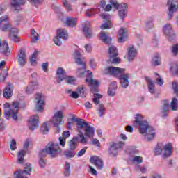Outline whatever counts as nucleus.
<instances>
[{
  "instance_id": "obj_18",
  "label": "nucleus",
  "mask_w": 178,
  "mask_h": 178,
  "mask_svg": "<svg viewBox=\"0 0 178 178\" xmlns=\"http://www.w3.org/2000/svg\"><path fill=\"white\" fill-rule=\"evenodd\" d=\"M0 54L3 55V56H9L10 55L8 41L3 40V42H1L0 39Z\"/></svg>"
},
{
  "instance_id": "obj_40",
  "label": "nucleus",
  "mask_w": 178,
  "mask_h": 178,
  "mask_svg": "<svg viewBox=\"0 0 178 178\" xmlns=\"http://www.w3.org/2000/svg\"><path fill=\"white\" fill-rule=\"evenodd\" d=\"M152 65L153 66H159L161 65V58L159 54H156L152 58Z\"/></svg>"
},
{
  "instance_id": "obj_12",
  "label": "nucleus",
  "mask_w": 178,
  "mask_h": 178,
  "mask_svg": "<svg viewBox=\"0 0 178 178\" xmlns=\"http://www.w3.org/2000/svg\"><path fill=\"white\" fill-rule=\"evenodd\" d=\"M164 34L167 35L168 38V41H170L171 42L172 41H175V38H176V34L175 33V31L172 29V25L167 24L165 25L163 28Z\"/></svg>"
},
{
  "instance_id": "obj_42",
  "label": "nucleus",
  "mask_w": 178,
  "mask_h": 178,
  "mask_svg": "<svg viewBox=\"0 0 178 178\" xmlns=\"http://www.w3.org/2000/svg\"><path fill=\"white\" fill-rule=\"evenodd\" d=\"M70 163L66 162L63 172L64 176H65V177H68L69 176H70Z\"/></svg>"
},
{
  "instance_id": "obj_44",
  "label": "nucleus",
  "mask_w": 178,
  "mask_h": 178,
  "mask_svg": "<svg viewBox=\"0 0 178 178\" xmlns=\"http://www.w3.org/2000/svg\"><path fill=\"white\" fill-rule=\"evenodd\" d=\"M127 12L128 10H118V16L122 22H123L126 16H127Z\"/></svg>"
},
{
  "instance_id": "obj_49",
  "label": "nucleus",
  "mask_w": 178,
  "mask_h": 178,
  "mask_svg": "<svg viewBox=\"0 0 178 178\" xmlns=\"http://www.w3.org/2000/svg\"><path fill=\"white\" fill-rule=\"evenodd\" d=\"M97 13V9L90 8L86 10V15L88 17H91V16H94Z\"/></svg>"
},
{
  "instance_id": "obj_47",
  "label": "nucleus",
  "mask_w": 178,
  "mask_h": 178,
  "mask_svg": "<svg viewBox=\"0 0 178 178\" xmlns=\"http://www.w3.org/2000/svg\"><path fill=\"white\" fill-rule=\"evenodd\" d=\"M62 3L64 8H65L67 10H69L70 12H72L73 10V8H72V5L69 3V1H67V0H62Z\"/></svg>"
},
{
  "instance_id": "obj_38",
  "label": "nucleus",
  "mask_w": 178,
  "mask_h": 178,
  "mask_svg": "<svg viewBox=\"0 0 178 178\" xmlns=\"http://www.w3.org/2000/svg\"><path fill=\"white\" fill-rule=\"evenodd\" d=\"M71 120H72V122H76V123L78 126V130H80V127H83V124H85L84 120H83L81 118H76L74 117H72L71 118Z\"/></svg>"
},
{
  "instance_id": "obj_29",
  "label": "nucleus",
  "mask_w": 178,
  "mask_h": 178,
  "mask_svg": "<svg viewBox=\"0 0 178 178\" xmlns=\"http://www.w3.org/2000/svg\"><path fill=\"white\" fill-rule=\"evenodd\" d=\"M13 88L10 84H8L4 89L3 97L4 98H10L12 97Z\"/></svg>"
},
{
  "instance_id": "obj_60",
  "label": "nucleus",
  "mask_w": 178,
  "mask_h": 178,
  "mask_svg": "<svg viewBox=\"0 0 178 178\" xmlns=\"http://www.w3.org/2000/svg\"><path fill=\"white\" fill-rule=\"evenodd\" d=\"M65 81L68 84H73L76 81V78L74 76H65Z\"/></svg>"
},
{
  "instance_id": "obj_13",
  "label": "nucleus",
  "mask_w": 178,
  "mask_h": 178,
  "mask_svg": "<svg viewBox=\"0 0 178 178\" xmlns=\"http://www.w3.org/2000/svg\"><path fill=\"white\" fill-rule=\"evenodd\" d=\"M29 130L31 131H34L35 129H38L40 126L39 117L38 115L31 116L29 120Z\"/></svg>"
},
{
  "instance_id": "obj_27",
  "label": "nucleus",
  "mask_w": 178,
  "mask_h": 178,
  "mask_svg": "<svg viewBox=\"0 0 178 178\" xmlns=\"http://www.w3.org/2000/svg\"><path fill=\"white\" fill-rule=\"evenodd\" d=\"M99 36L101 41L104 42V44H111V41H112V38H111L109 35H106V33H105V31H102L99 34Z\"/></svg>"
},
{
  "instance_id": "obj_7",
  "label": "nucleus",
  "mask_w": 178,
  "mask_h": 178,
  "mask_svg": "<svg viewBox=\"0 0 178 178\" xmlns=\"http://www.w3.org/2000/svg\"><path fill=\"white\" fill-rule=\"evenodd\" d=\"M124 147V142L112 143L108 148V155L112 158H115L118 154L119 149H122Z\"/></svg>"
},
{
  "instance_id": "obj_43",
  "label": "nucleus",
  "mask_w": 178,
  "mask_h": 178,
  "mask_svg": "<svg viewBox=\"0 0 178 178\" xmlns=\"http://www.w3.org/2000/svg\"><path fill=\"white\" fill-rule=\"evenodd\" d=\"M101 98H102V95L101 94L95 93L93 95L92 102L95 105H99V99H101Z\"/></svg>"
},
{
  "instance_id": "obj_53",
  "label": "nucleus",
  "mask_w": 178,
  "mask_h": 178,
  "mask_svg": "<svg viewBox=\"0 0 178 178\" xmlns=\"http://www.w3.org/2000/svg\"><path fill=\"white\" fill-rule=\"evenodd\" d=\"M41 131L43 133V134H47L49 131V129H48V125L47 124V122L42 124L41 127Z\"/></svg>"
},
{
  "instance_id": "obj_64",
  "label": "nucleus",
  "mask_w": 178,
  "mask_h": 178,
  "mask_svg": "<svg viewBox=\"0 0 178 178\" xmlns=\"http://www.w3.org/2000/svg\"><path fill=\"white\" fill-rule=\"evenodd\" d=\"M161 154H163V147L161 148L159 147H157L155 149L154 155H161Z\"/></svg>"
},
{
  "instance_id": "obj_19",
  "label": "nucleus",
  "mask_w": 178,
  "mask_h": 178,
  "mask_svg": "<svg viewBox=\"0 0 178 178\" xmlns=\"http://www.w3.org/2000/svg\"><path fill=\"white\" fill-rule=\"evenodd\" d=\"M83 31L86 38H91L92 37V29H91V24L86 21L82 26Z\"/></svg>"
},
{
  "instance_id": "obj_21",
  "label": "nucleus",
  "mask_w": 178,
  "mask_h": 178,
  "mask_svg": "<svg viewBox=\"0 0 178 178\" xmlns=\"http://www.w3.org/2000/svg\"><path fill=\"white\" fill-rule=\"evenodd\" d=\"M90 163H92V165H95L97 169H99V170L104 168V161L102 159H101V158L97 156H94L90 158Z\"/></svg>"
},
{
  "instance_id": "obj_46",
  "label": "nucleus",
  "mask_w": 178,
  "mask_h": 178,
  "mask_svg": "<svg viewBox=\"0 0 178 178\" xmlns=\"http://www.w3.org/2000/svg\"><path fill=\"white\" fill-rule=\"evenodd\" d=\"M37 54H38V51H35L31 58H30V62L33 66H35V65H37Z\"/></svg>"
},
{
  "instance_id": "obj_57",
  "label": "nucleus",
  "mask_w": 178,
  "mask_h": 178,
  "mask_svg": "<svg viewBox=\"0 0 178 178\" xmlns=\"http://www.w3.org/2000/svg\"><path fill=\"white\" fill-rule=\"evenodd\" d=\"M80 132V135H79V143H81V144H87V139H86V138L84 137V134H83V132L79 131Z\"/></svg>"
},
{
  "instance_id": "obj_4",
  "label": "nucleus",
  "mask_w": 178,
  "mask_h": 178,
  "mask_svg": "<svg viewBox=\"0 0 178 178\" xmlns=\"http://www.w3.org/2000/svg\"><path fill=\"white\" fill-rule=\"evenodd\" d=\"M48 152V155L50 158H56L62 152L60 148H59V144L55 142H50L46 146Z\"/></svg>"
},
{
  "instance_id": "obj_30",
  "label": "nucleus",
  "mask_w": 178,
  "mask_h": 178,
  "mask_svg": "<svg viewBox=\"0 0 178 178\" xmlns=\"http://www.w3.org/2000/svg\"><path fill=\"white\" fill-rule=\"evenodd\" d=\"M66 24L68 26V27H74L77 24V18L76 17H67L66 19Z\"/></svg>"
},
{
  "instance_id": "obj_28",
  "label": "nucleus",
  "mask_w": 178,
  "mask_h": 178,
  "mask_svg": "<svg viewBox=\"0 0 178 178\" xmlns=\"http://www.w3.org/2000/svg\"><path fill=\"white\" fill-rule=\"evenodd\" d=\"M145 79L147 82V88H148L149 92H150V94H154L155 84H154V82L149 79V77L145 76Z\"/></svg>"
},
{
  "instance_id": "obj_5",
  "label": "nucleus",
  "mask_w": 178,
  "mask_h": 178,
  "mask_svg": "<svg viewBox=\"0 0 178 178\" xmlns=\"http://www.w3.org/2000/svg\"><path fill=\"white\" fill-rule=\"evenodd\" d=\"M63 120V112L61 111H58L56 112L51 119V123L54 127L56 128V133H60V128L59 126L62 124V121Z\"/></svg>"
},
{
  "instance_id": "obj_15",
  "label": "nucleus",
  "mask_w": 178,
  "mask_h": 178,
  "mask_svg": "<svg viewBox=\"0 0 178 178\" xmlns=\"http://www.w3.org/2000/svg\"><path fill=\"white\" fill-rule=\"evenodd\" d=\"M17 62L19 66H24L26 62H27V58L26 56V50L24 49H20L17 56Z\"/></svg>"
},
{
  "instance_id": "obj_25",
  "label": "nucleus",
  "mask_w": 178,
  "mask_h": 178,
  "mask_svg": "<svg viewBox=\"0 0 178 178\" xmlns=\"http://www.w3.org/2000/svg\"><path fill=\"white\" fill-rule=\"evenodd\" d=\"M170 105H169V102L167 100H164L163 102V106L161 108V118H166L168 117V113L169 112V108Z\"/></svg>"
},
{
  "instance_id": "obj_3",
  "label": "nucleus",
  "mask_w": 178,
  "mask_h": 178,
  "mask_svg": "<svg viewBox=\"0 0 178 178\" xmlns=\"http://www.w3.org/2000/svg\"><path fill=\"white\" fill-rule=\"evenodd\" d=\"M17 112H19L18 102H13L12 105L6 103L3 107V114L7 119L13 118V120H17Z\"/></svg>"
},
{
  "instance_id": "obj_2",
  "label": "nucleus",
  "mask_w": 178,
  "mask_h": 178,
  "mask_svg": "<svg viewBox=\"0 0 178 178\" xmlns=\"http://www.w3.org/2000/svg\"><path fill=\"white\" fill-rule=\"evenodd\" d=\"M139 127V133L143 134L146 141H152L155 136V129L149 126L148 122H140Z\"/></svg>"
},
{
  "instance_id": "obj_14",
  "label": "nucleus",
  "mask_w": 178,
  "mask_h": 178,
  "mask_svg": "<svg viewBox=\"0 0 178 178\" xmlns=\"http://www.w3.org/2000/svg\"><path fill=\"white\" fill-rule=\"evenodd\" d=\"M177 2L178 0H168V5H170L168 13V19L173 17V14L177 10Z\"/></svg>"
},
{
  "instance_id": "obj_35",
  "label": "nucleus",
  "mask_w": 178,
  "mask_h": 178,
  "mask_svg": "<svg viewBox=\"0 0 178 178\" xmlns=\"http://www.w3.org/2000/svg\"><path fill=\"white\" fill-rule=\"evenodd\" d=\"M170 108L171 111H175L178 109V99L176 97H173L170 102Z\"/></svg>"
},
{
  "instance_id": "obj_62",
  "label": "nucleus",
  "mask_w": 178,
  "mask_h": 178,
  "mask_svg": "<svg viewBox=\"0 0 178 178\" xmlns=\"http://www.w3.org/2000/svg\"><path fill=\"white\" fill-rule=\"evenodd\" d=\"M156 76H158V78L156 79L157 84L159 86H163V79H162V77L160 76L158 73H155Z\"/></svg>"
},
{
  "instance_id": "obj_56",
  "label": "nucleus",
  "mask_w": 178,
  "mask_h": 178,
  "mask_svg": "<svg viewBox=\"0 0 178 178\" xmlns=\"http://www.w3.org/2000/svg\"><path fill=\"white\" fill-rule=\"evenodd\" d=\"M171 52L174 56H177L178 55V44H175L171 48Z\"/></svg>"
},
{
  "instance_id": "obj_1",
  "label": "nucleus",
  "mask_w": 178,
  "mask_h": 178,
  "mask_svg": "<svg viewBox=\"0 0 178 178\" xmlns=\"http://www.w3.org/2000/svg\"><path fill=\"white\" fill-rule=\"evenodd\" d=\"M105 71L107 74H111V76L119 79L123 88H127L129 87V84H130L129 81L130 74L124 72H126L125 69L110 66L107 67Z\"/></svg>"
},
{
  "instance_id": "obj_37",
  "label": "nucleus",
  "mask_w": 178,
  "mask_h": 178,
  "mask_svg": "<svg viewBox=\"0 0 178 178\" xmlns=\"http://www.w3.org/2000/svg\"><path fill=\"white\" fill-rule=\"evenodd\" d=\"M97 110L98 111V115L99 118H102L103 115H105V112L106 111V108H105V106L102 104L98 105Z\"/></svg>"
},
{
  "instance_id": "obj_10",
  "label": "nucleus",
  "mask_w": 178,
  "mask_h": 178,
  "mask_svg": "<svg viewBox=\"0 0 178 178\" xmlns=\"http://www.w3.org/2000/svg\"><path fill=\"white\" fill-rule=\"evenodd\" d=\"M68 37L67 31H66V29H60L57 30V35L54 38V43L58 47H60V45H62L61 38H63V40H67Z\"/></svg>"
},
{
  "instance_id": "obj_41",
  "label": "nucleus",
  "mask_w": 178,
  "mask_h": 178,
  "mask_svg": "<svg viewBox=\"0 0 178 178\" xmlns=\"http://www.w3.org/2000/svg\"><path fill=\"white\" fill-rule=\"evenodd\" d=\"M64 155H65L67 158H74L76 152L72 149H68L64 152Z\"/></svg>"
},
{
  "instance_id": "obj_58",
  "label": "nucleus",
  "mask_w": 178,
  "mask_h": 178,
  "mask_svg": "<svg viewBox=\"0 0 178 178\" xmlns=\"http://www.w3.org/2000/svg\"><path fill=\"white\" fill-rule=\"evenodd\" d=\"M133 162H136L138 164L143 163V157L140 156H136L133 158Z\"/></svg>"
},
{
  "instance_id": "obj_31",
  "label": "nucleus",
  "mask_w": 178,
  "mask_h": 178,
  "mask_svg": "<svg viewBox=\"0 0 178 178\" xmlns=\"http://www.w3.org/2000/svg\"><path fill=\"white\" fill-rule=\"evenodd\" d=\"M10 3L13 8L19 9L22 5L26 3V0H12Z\"/></svg>"
},
{
  "instance_id": "obj_16",
  "label": "nucleus",
  "mask_w": 178,
  "mask_h": 178,
  "mask_svg": "<svg viewBox=\"0 0 178 178\" xmlns=\"http://www.w3.org/2000/svg\"><path fill=\"white\" fill-rule=\"evenodd\" d=\"M84 123L83 127H79V131H80V129H85V136L88 138L93 137L95 129L86 121H84Z\"/></svg>"
},
{
  "instance_id": "obj_26",
  "label": "nucleus",
  "mask_w": 178,
  "mask_h": 178,
  "mask_svg": "<svg viewBox=\"0 0 178 178\" xmlns=\"http://www.w3.org/2000/svg\"><path fill=\"white\" fill-rule=\"evenodd\" d=\"M40 87V84H38V82L33 81L31 82V83L26 87V94H31L34 92V90H37Z\"/></svg>"
},
{
  "instance_id": "obj_6",
  "label": "nucleus",
  "mask_w": 178,
  "mask_h": 178,
  "mask_svg": "<svg viewBox=\"0 0 178 178\" xmlns=\"http://www.w3.org/2000/svg\"><path fill=\"white\" fill-rule=\"evenodd\" d=\"M109 59L107 60V63H111L112 65H116L120 62V58L118 56V49L113 45H111L108 48Z\"/></svg>"
},
{
  "instance_id": "obj_20",
  "label": "nucleus",
  "mask_w": 178,
  "mask_h": 178,
  "mask_svg": "<svg viewBox=\"0 0 178 178\" xmlns=\"http://www.w3.org/2000/svg\"><path fill=\"white\" fill-rule=\"evenodd\" d=\"M173 149V146L172 143H168L163 146V158L166 159L172 156V151Z\"/></svg>"
},
{
  "instance_id": "obj_24",
  "label": "nucleus",
  "mask_w": 178,
  "mask_h": 178,
  "mask_svg": "<svg viewBox=\"0 0 178 178\" xmlns=\"http://www.w3.org/2000/svg\"><path fill=\"white\" fill-rule=\"evenodd\" d=\"M118 42H124L127 40V31L124 28H121L118 35Z\"/></svg>"
},
{
  "instance_id": "obj_48",
  "label": "nucleus",
  "mask_w": 178,
  "mask_h": 178,
  "mask_svg": "<svg viewBox=\"0 0 178 178\" xmlns=\"http://www.w3.org/2000/svg\"><path fill=\"white\" fill-rule=\"evenodd\" d=\"M23 162H24V150H21L18 153V163H23Z\"/></svg>"
},
{
  "instance_id": "obj_33",
  "label": "nucleus",
  "mask_w": 178,
  "mask_h": 178,
  "mask_svg": "<svg viewBox=\"0 0 178 178\" xmlns=\"http://www.w3.org/2000/svg\"><path fill=\"white\" fill-rule=\"evenodd\" d=\"M40 40V35L35 30L31 29V42L35 43Z\"/></svg>"
},
{
  "instance_id": "obj_51",
  "label": "nucleus",
  "mask_w": 178,
  "mask_h": 178,
  "mask_svg": "<svg viewBox=\"0 0 178 178\" xmlns=\"http://www.w3.org/2000/svg\"><path fill=\"white\" fill-rule=\"evenodd\" d=\"M47 155H48V149H47V147H45L44 149H43L39 152V156L40 159L45 158V156H47Z\"/></svg>"
},
{
  "instance_id": "obj_50",
  "label": "nucleus",
  "mask_w": 178,
  "mask_h": 178,
  "mask_svg": "<svg viewBox=\"0 0 178 178\" xmlns=\"http://www.w3.org/2000/svg\"><path fill=\"white\" fill-rule=\"evenodd\" d=\"M9 31V38L13 37V35H17V33H19V30L17 28H10Z\"/></svg>"
},
{
  "instance_id": "obj_39",
  "label": "nucleus",
  "mask_w": 178,
  "mask_h": 178,
  "mask_svg": "<svg viewBox=\"0 0 178 178\" xmlns=\"http://www.w3.org/2000/svg\"><path fill=\"white\" fill-rule=\"evenodd\" d=\"M79 97H86L87 95V93L86 92L87 91V88L84 87V86H81L79 87L76 90Z\"/></svg>"
},
{
  "instance_id": "obj_23",
  "label": "nucleus",
  "mask_w": 178,
  "mask_h": 178,
  "mask_svg": "<svg viewBox=\"0 0 178 178\" xmlns=\"http://www.w3.org/2000/svg\"><path fill=\"white\" fill-rule=\"evenodd\" d=\"M56 79L57 83H60L65 79H66V72H65V70L62 67H59L57 69L56 72Z\"/></svg>"
},
{
  "instance_id": "obj_22",
  "label": "nucleus",
  "mask_w": 178,
  "mask_h": 178,
  "mask_svg": "<svg viewBox=\"0 0 178 178\" xmlns=\"http://www.w3.org/2000/svg\"><path fill=\"white\" fill-rule=\"evenodd\" d=\"M6 22H8V16L0 17V29L3 31L10 30V24L6 23Z\"/></svg>"
},
{
  "instance_id": "obj_52",
  "label": "nucleus",
  "mask_w": 178,
  "mask_h": 178,
  "mask_svg": "<svg viewBox=\"0 0 178 178\" xmlns=\"http://www.w3.org/2000/svg\"><path fill=\"white\" fill-rule=\"evenodd\" d=\"M172 90H174V94L178 98V83L176 81L172 82Z\"/></svg>"
},
{
  "instance_id": "obj_59",
  "label": "nucleus",
  "mask_w": 178,
  "mask_h": 178,
  "mask_svg": "<svg viewBox=\"0 0 178 178\" xmlns=\"http://www.w3.org/2000/svg\"><path fill=\"white\" fill-rule=\"evenodd\" d=\"M118 8L119 10H127V9H129V6L126 3H121Z\"/></svg>"
},
{
  "instance_id": "obj_55",
  "label": "nucleus",
  "mask_w": 178,
  "mask_h": 178,
  "mask_svg": "<svg viewBox=\"0 0 178 178\" xmlns=\"http://www.w3.org/2000/svg\"><path fill=\"white\" fill-rule=\"evenodd\" d=\"M24 172L26 175H30L31 172V163H26V166L24 167Z\"/></svg>"
},
{
  "instance_id": "obj_54",
  "label": "nucleus",
  "mask_w": 178,
  "mask_h": 178,
  "mask_svg": "<svg viewBox=\"0 0 178 178\" xmlns=\"http://www.w3.org/2000/svg\"><path fill=\"white\" fill-rule=\"evenodd\" d=\"M111 26H112V23L108 21L102 24L100 29H102V30H106V29H111Z\"/></svg>"
},
{
  "instance_id": "obj_8",
  "label": "nucleus",
  "mask_w": 178,
  "mask_h": 178,
  "mask_svg": "<svg viewBox=\"0 0 178 178\" xmlns=\"http://www.w3.org/2000/svg\"><path fill=\"white\" fill-rule=\"evenodd\" d=\"M74 56L76 63L82 66L81 68H78L77 70L79 74H80L81 76H84V73L86 72V63L81 60V54H80V51H75Z\"/></svg>"
},
{
  "instance_id": "obj_17",
  "label": "nucleus",
  "mask_w": 178,
  "mask_h": 178,
  "mask_svg": "<svg viewBox=\"0 0 178 178\" xmlns=\"http://www.w3.org/2000/svg\"><path fill=\"white\" fill-rule=\"evenodd\" d=\"M137 49L134 47V45H129L127 49V59L129 62H131L136 59V56H137Z\"/></svg>"
},
{
  "instance_id": "obj_61",
  "label": "nucleus",
  "mask_w": 178,
  "mask_h": 178,
  "mask_svg": "<svg viewBox=\"0 0 178 178\" xmlns=\"http://www.w3.org/2000/svg\"><path fill=\"white\" fill-rule=\"evenodd\" d=\"M23 172H22L21 170H17L15 173H14V177L15 178H27L26 177L22 176Z\"/></svg>"
},
{
  "instance_id": "obj_32",
  "label": "nucleus",
  "mask_w": 178,
  "mask_h": 178,
  "mask_svg": "<svg viewBox=\"0 0 178 178\" xmlns=\"http://www.w3.org/2000/svg\"><path fill=\"white\" fill-rule=\"evenodd\" d=\"M134 121V127H138V125L143 123V122H145V120H143V115L141 114L135 115Z\"/></svg>"
},
{
  "instance_id": "obj_63",
  "label": "nucleus",
  "mask_w": 178,
  "mask_h": 178,
  "mask_svg": "<svg viewBox=\"0 0 178 178\" xmlns=\"http://www.w3.org/2000/svg\"><path fill=\"white\" fill-rule=\"evenodd\" d=\"M10 148L11 151H15L17 148L16 147V140L15 139H13L11 140L10 145Z\"/></svg>"
},
{
  "instance_id": "obj_11",
  "label": "nucleus",
  "mask_w": 178,
  "mask_h": 178,
  "mask_svg": "<svg viewBox=\"0 0 178 178\" xmlns=\"http://www.w3.org/2000/svg\"><path fill=\"white\" fill-rule=\"evenodd\" d=\"M35 102L36 104V109L38 112H41L44 109L45 104V97L42 93H37L35 97Z\"/></svg>"
},
{
  "instance_id": "obj_34",
  "label": "nucleus",
  "mask_w": 178,
  "mask_h": 178,
  "mask_svg": "<svg viewBox=\"0 0 178 178\" xmlns=\"http://www.w3.org/2000/svg\"><path fill=\"white\" fill-rule=\"evenodd\" d=\"M154 19L151 18L150 19L146 21L145 22V31H149L150 30H152L154 29Z\"/></svg>"
},
{
  "instance_id": "obj_36",
  "label": "nucleus",
  "mask_w": 178,
  "mask_h": 178,
  "mask_svg": "<svg viewBox=\"0 0 178 178\" xmlns=\"http://www.w3.org/2000/svg\"><path fill=\"white\" fill-rule=\"evenodd\" d=\"M78 141L79 138L77 137H74L69 143V149H76Z\"/></svg>"
},
{
  "instance_id": "obj_9",
  "label": "nucleus",
  "mask_w": 178,
  "mask_h": 178,
  "mask_svg": "<svg viewBox=\"0 0 178 178\" xmlns=\"http://www.w3.org/2000/svg\"><path fill=\"white\" fill-rule=\"evenodd\" d=\"M88 75L86 77V83L90 88V91H92V92H98V90L97 89V87H98L99 82L92 79L93 76H92V72L88 71Z\"/></svg>"
},
{
  "instance_id": "obj_45",
  "label": "nucleus",
  "mask_w": 178,
  "mask_h": 178,
  "mask_svg": "<svg viewBox=\"0 0 178 178\" xmlns=\"http://www.w3.org/2000/svg\"><path fill=\"white\" fill-rule=\"evenodd\" d=\"M8 76H9L8 71L6 70L1 71L0 74V83H3V81L6 80V77H8Z\"/></svg>"
}]
</instances>
